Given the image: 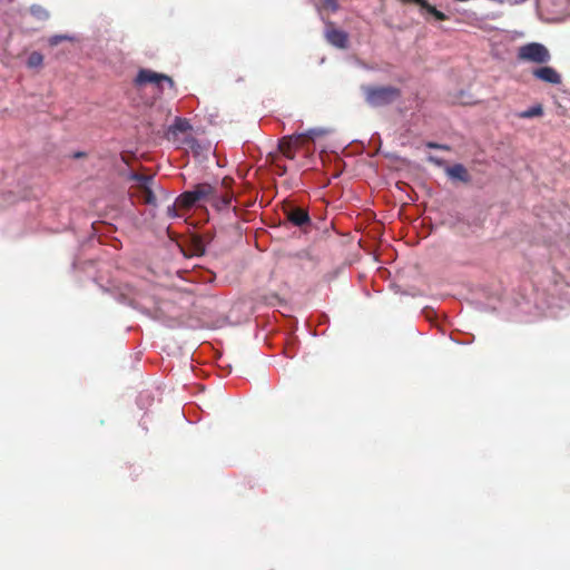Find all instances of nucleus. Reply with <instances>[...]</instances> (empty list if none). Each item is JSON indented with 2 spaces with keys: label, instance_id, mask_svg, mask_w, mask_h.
<instances>
[{
  "label": "nucleus",
  "instance_id": "423d86ee",
  "mask_svg": "<svg viewBox=\"0 0 570 570\" xmlns=\"http://www.w3.org/2000/svg\"><path fill=\"white\" fill-rule=\"evenodd\" d=\"M284 214L286 219L296 227L304 228L312 224L308 210L293 203H286L284 205Z\"/></svg>",
  "mask_w": 570,
  "mask_h": 570
},
{
  "label": "nucleus",
  "instance_id": "393cba45",
  "mask_svg": "<svg viewBox=\"0 0 570 570\" xmlns=\"http://www.w3.org/2000/svg\"><path fill=\"white\" fill-rule=\"evenodd\" d=\"M316 10L321 13V8L318 6H316Z\"/></svg>",
  "mask_w": 570,
  "mask_h": 570
},
{
  "label": "nucleus",
  "instance_id": "39448f33",
  "mask_svg": "<svg viewBox=\"0 0 570 570\" xmlns=\"http://www.w3.org/2000/svg\"><path fill=\"white\" fill-rule=\"evenodd\" d=\"M130 305L151 320H163L164 313L154 295L148 297L139 295L130 301Z\"/></svg>",
  "mask_w": 570,
  "mask_h": 570
},
{
  "label": "nucleus",
  "instance_id": "1a4fd4ad",
  "mask_svg": "<svg viewBox=\"0 0 570 570\" xmlns=\"http://www.w3.org/2000/svg\"><path fill=\"white\" fill-rule=\"evenodd\" d=\"M532 73L537 79H540L547 83L560 85L562 81L561 75L554 68L549 66L537 68L532 71Z\"/></svg>",
  "mask_w": 570,
  "mask_h": 570
},
{
  "label": "nucleus",
  "instance_id": "4468645a",
  "mask_svg": "<svg viewBox=\"0 0 570 570\" xmlns=\"http://www.w3.org/2000/svg\"><path fill=\"white\" fill-rule=\"evenodd\" d=\"M30 13L39 21H46L49 19V11L40 4H32L30 7Z\"/></svg>",
  "mask_w": 570,
  "mask_h": 570
},
{
  "label": "nucleus",
  "instance_id": "6ab92c4d",
  "mask_svg": "<svg viewBox=\"0 0 570 570\" xmlns=\"http://www.w3.org/2000/svg\"><path fill=\"white\" fill-rule=\"evenodd\" d=\"M73 38L69 35H55L52 37L49 38V45L50 46H57L59 45L61 41H70L72 40Z\"/></svg>",
  "mask_w": 570,
  "mask_h": 570
},
{
  "label": "nucleus",
  "instance_id": "2eb2a0df",
  "mask_svg": "<svg viewBox=\"0 0 570 570\" xmlns=\"http://www.w3.org/2000/svg\"><path fill=\"white\" fill-rule=\"evenodd\" d=\"M43 63V56L39 51H32L27 59V67L30 69L41 67Z\"/></svg>",
  "mask_w": 570,
  "mask_h": 570
},
{
  "label": "nucleus",
  "instance_id": "9b49d317",
  "mask_svg": "<svg viewBox=\"0 0 570 570\" xmlns=\"http://www.w3.org/2000/svg\"><path fill=\"white\" fill-rule=\"evenodd\" d=\"M333 130L327 127H315L309 128L306 131H302L301 135H303V138H307L312 141L316 140L318 137L331 135Z\"/></svg>",
  "mask_w": 570,
  "mask_h": 570
},
{
  "label": "nucleus",
  "instance_id": "6e6552de",
  "mask_svg": "<svg viewBox=\"0 0 570 570\" xmlns=\"http://www.w3.org/2000/svg\"><path fill=\"white\" fill-rule=\"evenodd\" d=\"M302 139L303 135H301V132L287 135L279 140L278 148L284 156L293 159L295 156V149L301 146Z\"/></svg>",
  "mask_w": 570,
  "mask_h": 570
},
{
  "label": "nucleus",
  "instance_id": "9d476101",
  "mask_svg": "<svg viewBox=\"0 0 570 570\" xmlns=\"http://www.w3.org/2000/svg\"><path fill=\"white\" fill-rule=\"evenodd\" d=\"M446 174L450 178L460 180V181H468L469 175L465 169V167L461 164H455L446 169Z\"/></svg>",
  "mask_w": 570,
  "mask_h": 570
},
{
  "label": "nucleus",
  "instance_id": "a211bd4d",
  "mask_svg": "<svg viewBox=\"0 0 570 570\" xmlns=\"http://www.w3.org/2000/svg\"><path fill=\"white\" fill-rule=\"evenodd\" d=\"M213 198H215V206L218 208V209H223V208H227L229 207L230 205V202H232V197L226 195V196H215V194L212 196Z\"/></svg>",
  "mask_w": 570,
  "mask_h": 570
},
{
  "label": "nucleus",
  "instance_id": "f03ea898",
  "mask_svg": "<svg viewBox=\"0 0 570 570\" xmlns=\"http://www.w3.org/2000/svg\"><path fill=\"white\" fill-rule=\"evenodd\" d=\"M215 188L207 183L197 184L193 189L186 190L176 198V204L180 208L189 209L199 202L213 196Z\"/></svg>",
  "mask_w": 570,
  "mask_h": 570
},
{
  "label": "nucleus",
  "instance_id": "4be33fe9",
  "mask_svg": "<svg viewBox=\"0 0 570 570\" xmlns=\"http://www.w3.org/2000/svg\"><path fill=\"white\" fill-rule=\"evenodd\" d=\"M525 0H507L510 6H517L523 3Z\"/></svg>",
  "mask_w": 570,
  "mask_h": 570
},
{
  "label": "nucleus",
  "instance_id": "f8f14e48",
  "mask_svg": "<svg viewBox=\"0 0 570 570\" xmlns=\"http://www.w3.org/2000/svg\"><path fill=\"white\" fill-rule=\"evenodd\" d=\"M191 129L189 121L185 118L176 117L168 131L173 135L186 132Z\"/></svg>",
  "mask_w": 570,
  "mask_h": 570
},
{
  "label": "nucleus",
  "instance_id": "0eeeda50",
  "mask_svg": "<svg viewBox=\"0 0 570 570\" xmlns=\"http://www.w3.org/2000/svg\"><path fill=\"white\" fill-rule=\"evenodd\" d=\"M322 20L326 24L324 35H325V39L327 40V42L338 49H345L348 43L347 33L343 30L335 29L333 27L332 22L325 21L323 18H322Z\"/></svg>",
  "mask_w": 570,
  "mask_h": 570
},
{
  "label": "nucleus",
  "instance_id": "dca6fc26",
  "mask_svg": "<svg viewBox=\"0 0 570 570\" xmlns=\"http://www.w3.org/2000/svg\"><path fill=\"white\" fill-rule=\"evenodd\" d=\"M543 114V109L540 105L532 106L528 108L527 110L522 111L520 114L521 118H533L541 116Z\"/></svg>",
  "mask_w": 570,
  "mask_h": 570
},
{
  "label": "nucleus",
  "instance_id": "5701e85b",
  "mask_svg": "<svg viewBox=\"0 0 570 570\" xmlns=\"http://www.w3.org/2000/svg\"><path fill=\"white\" fill-rule=\"evenodd\" d=\"M428 146H429L430 148H436V149H443V148H444L443 146H441V145H439V144H434V142H430Z\"/></svg>",
  "mask_w": 570,
  "mask_h": 570
},
{
  "label": "nucleus",
  "instance_id": "f257e3e1",
  "mask_svg": "<svg viewBox=\"0 0 570 570\" xmlns=\"http://www.w3.org/2000/svg\"><path fill=\"white\" fill-rule=\"evenodd\" d=\"M362 91L365 101L373 108L391 105L401 96L400 89L394 86H363Z\"/></svg>",
  "mask_w": 570,
  "mask_h": 570
},
{
  "label": "nucleus",
  "instance_id": "f3484780",
  "mask_svg": "<svg viewBox=\"0 0 570 570\" xmlns=\"http://www.w3.org/2000/svg\"><path fill=\"white\" fill-rule=\"evenodd\" d=\"M141 191L146 204L154 205L156 203V196L153 191V185H148V187L142 188Z\"/></svg>",
  "mask_w": 570,
  "mask_h": 570
},
{
  "label": "nucleus",
  "instance_id": "412c9836",
  "mask_svg": "<svg viewBox=\"0 0 570 570\" xmlns=\"http://www.w3.org/2000/svg\"><path fill=\"white\" fill-rule=\"evenodd\" d=\"M176 206H178V205L175 203L174 205H170V206L167 207L168 216H171V217H177L178 216Z\"/></svg>",
  "mask_w": 570,
  "mask_h": 570
},
{
  "label": "nucleus",
  "instance_id": "ddd939ff",
  "mask_svg": "<svg viewBox=\"0 0 570 570\" xmlns=\"http://www.w3.org/2000/svg\"><path fill=\"white\" fill-rule=\"evenodd\" d=\"M129 178L135 180L137 183V187L140 189L154 184V177L149 175L132 171L129 174Z\"/></svg>",
  "mask_w": 570,
  "mask_h": 570
},
{
  "label": "nucleus",
  "instance_id": "b1692460",
  "mask_svg": "<svg viewBox=\"0 0 570 570\" xmlns=\"http://www.w3.org/2000/svg\"><path fill=\"white\" fill-rule=\"evenodd\" d=\"M83 154L82 153H77L75 154V157L78 158V157H81Z\"/></svg>",
  "mask_w": 570,
  "mask_h": 570
},
{
  "label": "nucleus",
  "instance_id": "7ed1b4c3",
  "mask_svg": "<svg viewBox=\"0 0 570 570\" xmlns=\"http://www.w3.org/2000/svg\"><path fill=\"white\" fill-rule=\"evenodd\" d=\"M135 83L137 86L153 83L161 94L165 90V86L171 90L175 89V82L171 77L156 72L151 69H140L135 78Z\"/></svg>",
  "mask_w": 570,
  "mask_h": 570
},
{
  "label": "nucleus",
  "instance_id": "aec40b11",
  "mask_svg": "<svg viewBox=\"0 0 570 570\" xmlns=\"http://www.w3.org/2000/svg\"><path fill=\"white\" fill-rule=\"evenodd\" d=\"M323 3L326 8H328L332 12H335L338 10V4L336 0H323Z\"/></svg>",
  "mask_w": 570,
  "mask_h": 570
},
{
  "label": "nucleus",
  "instance_id": "20e7f679",
  "mask_svg": "<svg viewBox=\"0 0 570 570\" xmlns=\"http://www.w3.org/2000/svg\"><path fill=\"white\" fill-rule=\"evenodd\" d=\"M519 58L537 63H547L551 59V55L546 46L539 42L527 43L519 49Z\"/></svg>",
  "mask_w": 570,
  "mask_h": 570
}]
</instances>
